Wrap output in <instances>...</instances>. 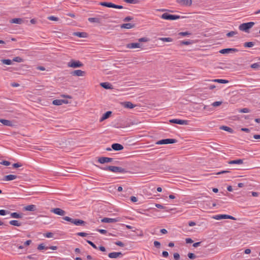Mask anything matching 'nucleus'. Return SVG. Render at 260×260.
I'll return each instance as SVG.
<instances>
[{
  "mask_svg": "<svg viewBox=\"0 0 260 260\" xmlns=\"http://www.w3.org/2000/svg\"><path fill=\"white\" fill-rule=\"evenodd\" d=\"M254 24L253 22H249L247 23H243L240 24L239 26V29L246 32L249 31V29H250Z\"/></svg>",
  "mask_w": 260,
  "mask_h": 260,
  "instance_id": "obj_1",
  "label": "nucleus"
},
{
  "mask_svg": "<svg viewBox=\"0 0 260 260\" xmlns=\"http://www.w3.org/2000/svg\"><path fill=\"white\" fill-rule=\"evenodd\" d=\"M83 63L79 60L72 59L68 63V67L73 68H80L83 66Z\"/></svg>",
  "mask_w": 260,
  "mask_h": 260,
  "instance_id": "obj_2",
  "label": "nucleus"
},
{
  "mask_svg": "<svg viewBox=\"0 0 260 260\" xmlns=\"http://www.w3.org/2000/svg\"><path fill=\"white\" fill-rule=\"evenodd\" d=\"M162 19L165 20H176L180 18V16L171 15L167 13H164L160 17Z\"/></svg>",
  "mask_w": 260,
  "mask_h": 260,
  "instance_id": "obj_3",
  "label": "nucleus"
},
{
  "mask_svg": "<svg viewBox=\"0 0 260 260\" xmlns=\"http://www.w3.org/2000/svg\"><path fill=\"white\" fill-rule=\"evenodd\" d=\"M108 169L109 171L114 173H124L126 172L125 169L119 167L109 166Z\"/></svg>",
  "mask_w": 260,
  "mask_h": 260,
  "instance_id": "obj_4",
  "label": "nucleus"
},
{
  "mask_svg": "<svg viewBox=\"0 0 260 260\" xmlns=\"http://www.w3.org/2000/svg\"><path fill=\"white\" fill-rule=\"evenodd\" d=\"M177 142V140L175 139H162L159 141H158L156 142V145H163V144H173Z\"/></svg>",
  "mask_w": 260,
  "mask_h": 260,
  "instance_id": "obj_5",
  "label": "nucleus"
},
{
  "mask_svg": "<svg viewBox=\"0 0 260 260\" xmlns=\"http://www.w3.org/2000/svg\"><path fill=\"white\" fill-rule=\"evenodd\" d=\"M108 15H105L104 16H101L100 17H89L88 19V20L91 23H100L101 22V19H107L108 18Z\"/></svg>",
  "mask_w": 260,
  "mask_h": 260,
  "instance_id": "obj_6",
  "label": "nucleus"
},
{
  "mask_svg": "<svg viewBox=\"0 0 260 260\" xmlns=\"http://www.w3.org/2000/svg\"><path fill=\"white\" fill-rule=\"evenodd\" d=\"M213 218L216 220H220L222 219H230L235 220V218L232 216L226 214H218L214 215Z\"/></svg>",
  "mask_w": 260,
  "mask_h": 260,
  "instance_id": "obj_7",
  "label": "nucleus"
},
{
  "mask_svg": "<svg viewBox=\"0 0 260 260\" xmlns=\"http://www.w3.org/2000/svg\"><path fill=\"white\" fill-rule=\"evenodd\" d=\"M176 2L183 7H189L192 3V0H176Z\"/></svg>",
  "mask_w": 260,
  "mask_h": 260,
  "instance_id": "obj_8",
  "label": "nucleus"
},
{
  "mask_svg": "<svg viewBox=\"0 0 260 260\" xmlns=\"http://www.w3.org/2000/svg\"><path fill=\"white\" fill-rule=\"evenodd\" d=\"M171 123L179 124L181 125H187L188 124V121L186 120H181L178 119H172L170 120Z\"/></svg>",
  "mask_w": 260,
  "mask_h": 260,
  "instance_id": "obj_9",
  "label": "nucleus"
},
{
  "mask_svg": "<svg viewBox=\"0 0 260 260\" xmlns=\"http://www.w3.org/2000/svg\"><path fill=\"white\" fill-rule=\"evenodd\" d=\"M51 212L60 216H63L66 214V212L60 208H53L51 210Z\"/></svg>",
  "mask_w": 260,
  "mask_h": 260,
  "instance_id": "obj_10",
  "label": "nucleus"
},
{
  "mask_svg": "<svg viewBox=\"0 0 260 260\" xmlns=\"http://www.w3.org/2000/svg\"><path fill=\"white\" fill-rule=\"evenodd\" d=\"M119 221V218H104L101 220L102 222L104 223H114Z\"/></svg>",
  "mask_w": 260,
  "mask_h": 260,
  "instance_id": "obj_11",
  "label": "nucleus"
},
{
  "mask_svg": "<svg viewBox=\"0 0 260 260\" xmlns=\"http://www.w3.org/2000/svg\"><path fill=\"white\" fill-rule=\"evenodd\" d=\"M113 159V158L103 156L99 158L98 162H99L100 164L108 163L111 162Z\"/></svg>",
  "mask_w": 260,
  "mask_h": 260,
  "instance_id": "obj_12",
  "label": "nucleus"
},
{
  "mask_svg": "<svg viewBox=\"0 0 260 260\" xmlns=\"http://www.w3.org/2000/svg\"><path fill=\"white\" fill-rule=\"evenodd\" d=\"M122 255L123 254L121 252H113L109 253L108 256L111 258H116L119 256H122Z\"/></svg>",
  "mask_w": 260,
  "mask_h": 260,
  "instance_id": "obj_13",
  "label": "nucleus"
},
{
  "mask_svg": "<svg viewBox=\"0 0 260 260\" xmlns=\"http://www.w3.org/2000/svg\"><path fill=\"white\" fill-rule=\"evenodd\" d=\"M141 46L139 43H132L127 44L126 46V48L128 49H135L140 48Z\"/></svg>",
  "mask_w": 260,
  "mask_h": 260,
  "instance_id": "obj_14",
  "label": "nucleus"
},
{
  "mask_svg": "<svg viewBox=\"0 0 260 260\" xmlns=\"http://www.w3.org/2000/svg\"><path fill=\"white\" fill-rule=\"evenodd\" d=\"M17 178V176L15 175H8L4 177L3 180L5 181H11L16 179Z\"/></svg>",
  "mask_w": 260,
  "mask_h": 260,
  "instance_id": "obj_15",
  "label": "nucleus"
},
{
  "mask_svg": "<svg viewBox=\"0 0 260 260\" xmlns=\"http://www.w3.org/2000/svg\"><path fill=\"white\" fill-rule=\"evenodd\" d=\"M112 148L116 151H120L123 149V146L119 143L113 144L111 146Z\"/></svg>",
  "mask_w": 260,
  "mask_h": 260,
  "instance_id": "obj_16",
  "label": "nucleus"
},
{
  "mask_svg": "<svg viewBox=\"0 0 260 260\" xmlns=\"http://www.w3.org/2000/svg\"><path fill=\"white\" fill-rule=\"evenodd\" d=\"M0 122H1L3 124L6 126H13L14 124L13 122L9 120H6L4 119H0Z\"/></svg>",
  "mask_w": 260,
  "mask_h": 260,
  "instance_id": "obj_17",
  "label": "nucleus"
},
{
  "mask_svg": "<svg viewBox=\"0 0 260 260\" xmlns=\"http://www.w3.org/2000/svg\"><path fill=\"white\" fill-rule=\"evenodd\" d=\"M71 74L73 76H83L85 74V72L80 70H75V71H74L73 72H72Z\"/></svg>",
  "mask_w": 260,
  "mask_h": 260,
  "instance_id": "obj_18",
  "label": "nucleus"
},
{
  "mask_svg": "<svg viewBox=\"0 0 260 260\" xmlns=\"http://www.w3.org/2000/svg\"><path fill=\"white\" fill-rule=\"evenodd\" d=\"M68 102L64 100H55L53 101L52 104L54 105L59 106L63 104H67Z\"/></svg>",
  "mask_w": 260,
  "mask_h": 260,
  "instance_id": "obj_19",
  "label": "nucleus"
},
{
  "mask_svg": "<svg viewBox=\"0 0 260 260\" xmlns=\"http://www.w3.org/2000/svg\"><path fill=\"white\" fill-rule=\"evenodd\" d=\"M237 51V49H235V48H226V49H221V50L219 51V52L222 54H224V53H228L232 52H235Z\"/></svg>",
  "mask_w": 260,
  "mask_h": 260,
  "instance_id": "obj_20",
  "label": "nucleus"
},
{
  "mask_svg": "<svg viewBox=\"0 0 260 260\" xmlns=\"http://www.w3.org/2000/svg\"><path fill=\"white\" fill-rule=\"evenodd\" d=\"M72 223L76 225H81L85 224V221L79 219H73Z\"/></svg>",
  "mask_w": 260,
  "mask_h": 260,
  "instance_id": "obj_21",
  "label": "nucleus"
},
{
  "mask_svg": "<svg viewBox=\"0 0 260 260\" xmlns=\"http://www.w3.org/2000/svg\"><path fill=\"white\" fill-rule=\"evenodd\" d=\"M122 105L124 108L128 109H133L135 107V105L130 102H123Z\"/></svg>",
  "mask_w": 260,
  "mask_h": 260,
  "instance_id": "obj_22",
  "label": "nucleus"
},
{
  "mask_svg": "<svg viewBox=\"0 0 260 260\" xmlns=\"http://www.w3.org/2000/svg\"><path fill=\"white\" fill-rule=\"evenodd\" d=\"M100 85L105 89H113L112 85L108 82H102L100 84Z\"/></svg>",
  "mask_w": 260,
  "mask_h": 260,
  "instance_id": "obj_23",
  "label": "nucleus"
},
{
  "mask_svg": "<svg viewBox=\"0 0 260 260\" xmlns=\"http://www.w3.org/2000/svg\"><path fill=\"white\" fill-rule=\"evenodd\" d=\"M114 4L110 2H100L99 5L102 6H104L108 8H114Z\"/></svg>",
  "mask_w": 260,
  "mask_h": 260,
  "instance_id": "obj_24",
  "label": "nucleus"
},
{
  "mask_svg": "<svg viewBox=\"0 0 260 260\" xmlns=\"http://www.w3.org/2000/svg\"><path fill=\"white\" fill-rule=\"evenodd\" d=\"M112 112L111 111H107L105 113H104L102 117L100 119V121L102 122L103 121V120L107 119L109 117V116H110V115L111 114Z\"/></svg>",
  "mask_w": 260,
  "mask_h": 260,
  "instance_id": "obj_25",
  "label": "nucleus"
},
{
  "mask_svg": "<svg viewBox=\"0 0 260 260\" xmlns=\"http://www.w3.org/2000/svg\"><path fill=\"white\" fill-rule=\"evenodd\" d=\"M135 26L134 24L132 23H124L121 25V28L130 29L134 27Z\"/></svg>",
  "mask_w": 260,
  "mask_h": 260,
  "instance_id": "obj_26",
  "label": "nucleus"
},
{
  "mask_svg": "<svg viewBox=\"0 0 260 260\" xmlns=\"http://www.w3.org/2000/svg\"><path fill=\"white\" fill-rule=\"evenodd\" d=\"M229 164H242L243 163V160L242 159H238L236 160H230L228 162Z\"/></svg>",
  "mask_w": 260,
  "mask_h": 260,
  "instance_id": "obj_27",
  "label": "nucleus"
},
{
  "mask_svg": "<svg viewBox=\"0 0 260 260\" xmlns=\"http://www.w3.org/2000/svg\"><path fill=\"white\" fill-rule=\"evenodd\" d=\"M36 206L34 205H29L24 207L26 211H34L36 210Z\"/></svg>",
  "mask_w": 260,
  "mask_h": 260,
  "instance_id": "obj_28",
  "label": "nucleus"
},
{
  "mask_svg": "<svg viewBox=\"0 0 260 260\" xmlns=\"http://www.w3.org/2000/svg\"><path fill=\"white\" fill-rule=\"evenodd\" d=\"M9 223L11 225H14V226H20L21 225V223L20 222H19L18 220H11L9 222Z\"/></svg>",
  "mask_w": 260,
  "mask_h": 260,
  "instance_id": "obj_29",
  "label": "nucleus"
},
{
  "mask_svg": "<svg viewBox=\"0 0 260 260\" xmlns=\"http://www.w3.org/2000/svg\"><path fill=\"white\" fill-rule=\"evenodd\" d=\"M75 35L80 38H86L87 37V34L84 32H76L75 33Z\"/></svg>",
  "mask_w": 260,
  "mask_h": 260,
  "instance_id": "obj_30",
  "label": "nucleus"
},
{
  "mask_svg": "<svg viewBox=\"0 0 260 260\" xmlns=\"http://www.w3.org/2000/svg\"><path fill=\"white\" fill-rule=\"evenodd\" d=\"M11 216L14 218H22V214L17 212H13L11 214Z\"/></svg>",
  "mask_w": 260,
  "mask_h": 260,
  "instance_id": "obj_31",
  "label": "nucleus"
},
{
  "mask_svg": "<svg viewBox=\"0 0 260 260\" xmlns=\"http://www.w3.org/2000/svg\"><path fill=\"white\" fill-rule=\"evenodd\" d=\"M220 129L224 130L225 131L230 132L231 133H232L233 132V130L232 128H230V127L226 126H222L220 127Z\"/></svg>",
  "mask_w": 260,
  "mask_h": 260,
  "instance_id": "obj_32",
  "label": "nucleus"
},
{
  "mask_svg": "<svg viewBox=\"0 0 260 260\" xmlns=\"http://www.w3.org/2000/svg\"><path fill=\"white\" fill-rule=\"evenodd\" d=\"M22 22L21 18H14L11 20V22L13 23L20 24Z\"/></svg>",
  "mask_w": 260,
  "mask_h": 260,
  "instance_id": "obj_33",
  "label": "nucleus"
},
{
  "mask_svg": "<svg viewBox=\"0 0 260 260\" xmlns=\"http://www.w3.org/2000/svg\"><path fill=\"white\" fill-rule=\"evenodd\" d=\"M12 61H13V60H11V59H2L1 60V62L4 63V64H7V65H10L12 63Z\"/></svg>",
  "mask_w": 260,
  "mask_h": 260,
  "instance_id": "obj_34",
  "label": "nucleus"
},
{
  "mask_svg": "<svg viewBox=\"0 0 260 260\" xmlns=\"http://www.w3.org/2000/svg\"><path fill=\"white\" fill-rule=\"evenodd\" d=\"M212 81L223 84L228 83L229 82L228 80L224 79H214L212 80Z\"/></svg>",
  "mask_w": 260,
  "mask_h": 260,
  "instance_id": "obj_35",
  "label": "nucleus"
},
{
  "mask_svg": "<svg viewBox=\"0 0 260 260\" xmlns=\"http://www.w3.org/2000/svg\"><path fill=\"white\" fill-rule=\"evenodd\" d=\"M253 46H254V43H253L252 42H245L244 44V46L245 47L250 48V47H252Z\"/></svg>",
  "mask_w": 260,
  "mask_h": 260,
  "instance_id": "obj_36",
  "label": "nucleus"
},
{
  "mask_svg": "<svg viewBox=\"0 0 260 260\" xmlns=\"http://www.w3.org/2000/svg\"><path fill=\"white\" fill-rule=\"evenodd\" d=\"M238 34L237 31H231L228 34H226V36L228 37H233L234 35H237Z\"/></svg>",
  "mask_w": 260,
  "mask_h": 260,
  "instance_id": "obj_37",
  "label": "nucleus"
},
{
  "mask_svg": "<svg viewBox=\"0 0 260 260\" xmlns=\"http://www.w3.org/2000/svg\"><path fill=\"white\" fill-rule=\"evenodd\" d=\"M250 67L252 69H257L260 67V64L259 62H256L252 64Z\"/></svg>",
  "mask_w": 260,
  "mask_h": 260,
  "instance_id": "obj_38",
  "label": "nucleus"
},
{
  "mask_svg": "<svg viewBox=\"0 0 260 260\" xmlns=\"http://www.w3.org/2000/svg\"><path fill=\"white\" fill-rule=\"evenodd\" d=\"M160 40L163 42H172L173 39L171 38H161L159 39Z\"/></svg>",
  "mask_w": 260,
  "mask_h": 260,
  "instance_id": "obj_39",
  "label": "nucleus"
},
{
  "mask_svg": "<svg viewBox=\"0 0 260 260\" xmlns=\"http://www.w3.org/2000/svg\"><path fill=\"white\" fill-rule=\"evenodd\" d=\"M179 35L183 37H186L190 36L191 35V33L188 31H184L179 32Z\"/></svg>",
  "mask_w": 260,
  "mask_h": 260,
  "instance_id": "obj_40",
  "label": "nucleus"
},
{
  "mask_svg": "<svg viewBox=\"0 0 260 260\" xmlns=\"http://www.w3.org/2000/svg\"><path fill=\"white\" fill-rule=\"evenodd\" d=\"M13 61L17 62H21L23 61V59L20 57L17 56L15 57L13 59Z\"/></svg>",
  "mask_w": 260,
  "mask_h": 260,
  "instance_id": "obj_41",
  "label": "nucleus"
},
{
  "mask_svg": "<svg viewBox=\"0 0 260 260\" xmlns=\"http://www.w3.org/2000/svg\"><path fill=\"white\" fill-rule=\"evenodd\" d=\"M38 249L39 250H42L43 249H48V247H45L43 244H40L38 246Z\"/></svg>",
  "mask_w": 260,
  "mask_h": 260,
  "instance_id": "obj_42",
  "label": "nucleus"
},
{
  "mask_svg": "<svg viewBox=\"0 0 260 260\" xmlns=\"http://www.w3.org/2000/svg\"><path fill=\"white\" fill-rule=\"evenodd\" d=\"M48 19L51 21H58L59 18L54 16H51L48 17Z\"/></svg>",
  "mask_w": 260,
  "mask_h": 260,
  "instance_id": "obj_43",
  "label": "nucleus"
},
{
  "mask_svg": "<svg viewBox=\"0 0 260 260\" xmlns=\"http://www.w3.org/2000/svg\"><path fill=\"white\" fill-rule=\"evenodd\" d=\"M53 236V234L51 232H48L44 235V237L48 238H52Z\"/></svg>",
  "mask_w": 260,
  "mask_h": 260,
  "instance_id": "obj_44",
  "label": "nucleus"
},
{
  "mask_svg": "<svg viewBox=\"0 0 260 260\" xmlns=\"http://www.w3.org/2000/svg\"><path fill=\"white\" fill-rule=\"evenodd\" d=\"M188 257L191 259H193L196 258V255L192 253H188L187 254Z\"/></svg>",
  "mask_w": 260,
  "mask_h": 260,
  "instance_id": "obj_45",
  "label": "nucleus"
},
{
  "mask_svg": "<svg viewBox=\"0 0 260 260\" xmlns=\"http://www.w3.org/2000/svg\"><path fill=\"white\" fill-rule=\"evenodd\" d=\"M173 256L175 260H180V255L178 253H174Z\"/></svg>",
  "mask_w": 260,
  "mask_h": 260,
  "instance_id": "obj_46",
  "label": "nucleus"
},
{
  "mask_svg": "<svg viewBox=\"0 0 260 260\" xmlns=\"http://www.w3.org/2000/svg\"><path fill=\"white\" fill-rule=\"evenodd\" d=\"M221 104H222L221 102L217 101V102H215L213 103L212 104V105L213 107H217V106H220Z\"/></svg>",
  "mask_w": 260,
  "mask_h": 260,
  "instance_id": "obj_47",
  "label": "nucleus"
},
{
  "mask_svg": "<svg viewBox=\"0 0 260 260\" xmlns=\"http://www.w3.org/2000/svg\"><path fill=\"white\" fill-rule=\"evenodd\" d=\"M77 235L81 237H86L88 235V234L84 232H79L77 233Z\"/></svg>",
  "mask_w": 260,
  "mask_h": 260,
  "instance_id": "obj_48",
  "label": "nucleus"
},
{
  "mask_svg": "<svg viewBox=\"0 0 260 260\" xmlns=\"http://www.w3.org/2000/svg\"><path fill=\"white\" fill-rule=\"evenodd\" d=\"M249 112H250V110L248 108H243L240 110V112L244 113H249Z\"/></svg>",
  "mask_w": 260,
  "mask_h": 260,
  "instance_id": "obj_49",
  "label": "nucleus"
},
{
  "mask_svg": "<svg viewBox=\"0 0 260 260\" xmlns=\"http://www.w3.org/2000/svg\"><path fill=\"white\" fill-rule=\"evenodd\" d=\"M86 242L90 244L93 248L97 249L96 246L91 241L89 240H86Z\"/></svg>",
  "mask_w": 260,
  "mask_h": 260,
  "instance_id": "obj_50",
  "label": "nucleus"
},
{
  "mask_svg": "<svg viewBox=\"0 0 260 260\" xmlns=\"http://www.w3.org/2000/svg\"><path fill=\"white\" fill-rule=\"evenodd\" d=\"M1 164L2 165H4V166H9L10 165V162L9 161H7V160H3V161H2L1 162Z\"/></svg>",
  "mask_w": 260,
  "mask_h": 260,
  "instance_id": "obj_51",
  "label": "nucleus"
},
{
  "mask_svg": "<svg viewBox=\"0 0 260 260\" xmlns=\"http://www.w3.org/2000/svg\"><path fill=\"white\" fill-rule=\"evenodd\" d=\"M115 244L116 245L120 246V247H123L124 246V244L121 241H116L115 242Z\"/></svg>",
  "mask_w": 260,
  "mask_h": 260,
  "instance_id": "obj_52",
  "label": "nucleus"
},
{
  "mask_svg": "<svg viewBox=\"0 0 260 260\" xmlns=\"http://www.w3.org/2000/svg\"><path fill=\"white\" fill-rule=\"evenodd\" d=\"M63 219L67 221L71 222V223L72 222L73 218H71L70 217L65 216L63 218Z\"/></svg>",
  "mask_w": 260,
  "mask_h": 260,
  "instance_id": "obj_53",
  "label": "nucleus"
},
{
  "mask_svg": "<svg viewBox=\"0 0 260 260\" xmlns=\"http://www.w3.org/2000/svg\"><path fill=\"white\" fill-rule=\"evenodd\" d=\"M9 212L5 210H0V215H5Z\"/></svg>",
  "mask_w": 260,
  "mask_h": 260,
  "instance_id": "obj_54",
  "label": "nucleus"
},
{
  "mask_svg": "<svg viewBox=\"0 0 260 260\" xmlns=\"http://www.w3.org/2000/svg\"><path fill=\"white\" fill-rule=\"evenodd\" d=\"M125 2L128 4H136V0H123Z\"/></svg>",
  "mask_w": 260,
  "mask_h": 260,
  "instance_id": "obj_55",
  "label": "nucleus"
},
{
  "mask_svg": "<svg viewBox=\"0 0 260 260\" xmlns=\"http://www.w3.org/2000/svg\"><path fill=\"white\" fill-rule=\"evenodd\" d=\"M181 44L182 45H188L190 44L191 42L189 41H181Z\"/></svg>",
  "mask_w": 260,
  "mask_h": 260,
  "instance_id": "obj_56",
  "label": "nucleus"
},
{
  "mask_svg": "<svg viewBox=\"0 0 260 260\" xmlns=\"http://www.w3.org/2000/svg\"><path fill=\"white\" fill-rule=\"evenodd\" d=\"M154 245L155 247H156L157 248H159L160 246V243L158 241H155L154 242Z\"/></svg>",
  "mask_w": 260,
  "mask_h": 260,
  "instance_id": "obj_57",
  "label": "nucleus"
},
{
  "mask_svg": "<svg viewBox=\"0 0 260 260\" xmlns=\"http://www.w3.org/2000/svg\"><path fill=\"white\" fill-rule=\"evenodd\" d=\"M31 240H27L26 241H25L24 243V245L23 246H28L31 243Z\"/></svg>",
  "mask_w": 260,
  "mask_h": 260,
  "instance_id": "obj_58",
  "label": "nucleus"
},
{
  "mask_svg": "<svg viewBox=\"0 0 260 260\" xmlns=\"http://www.w3.org/2000/svg\"><path fill=\"white\" fill-rule=\"evenodd\" d=\"M21 166H22V165L19 163H14L13 164V167L15 168L20 167Z\"/></svg>",
  "mask_w": 260,
  "mask_h": 260,
  "instance_id": "obj_59",
  "label": "nucleus"
},
{
  "mask_svg": "<svg viewBox=\"0 0 260 260\" xmlns=\"http://www.w3.org/2000/svg\"><path fill=\"white\" fill-rule=\"evenodd\" d=\"M97 231L102 234H105L107 232L106 230L103 229H98Z\"/></svg>",
  "mask_w": 260,
  "mask_h": 260,
  "instance_id": "obj_60",
  "label": "nucleus"
},
{
  "mask_svg": "<svg viewBox=\"0 0 260 260\" xmlns=\"http://www.w3.org/2000/svg\"><path fill=\"white\" fill-rule=\"evenodd\" d=\"M133 19V18L131 16H127L125 18H124V19H123V21L126 22V21H129Z\"/></svg>",
  "mask_w": 260,
  "mask_h": 260,
  "instance_id": "obj_61",
  "label": "nucleus"
},
{
  "mask_svg": "<svg viewBox=\"0 0 260 260\" xmlns=\"http://www.w3.org/2000/svg\"><path fill=\"white\" fill-rule=\"evenodd\" d=\"M155 207L159 209H165V207H164L162 205H161V204H156Z\"/></svg>",
  "mask_w": 260,
  "mask_h": 260,
  "instance_id": "obj_62",
  "label": "nucleus"
},
{
  "mask_svg": "<svg viewBox=\"0 0 260 260\" xmlns=\"http://www.w3.org/2000/svg\"><path fill=\"white\" fill-rule=\"evenodd\" d=\"M162 255L164 257H167L169 255V253L167 251H164L162 252Z\"/></svg>",
  "mask_w": 260,
  "mask_h": 260,
  "instance_id": "obj_63",
  "label": "nucleus"
},
{
  "mask_svg": "<svg viewBox=\"0 0 260 260\" xmlns=\"http://www.w3.org/2000/svg\"><path fill=\"white\" fill-rule=\"evenodd\" d=\"M131 201L133 202H136L138 201V199L136 197L132 196L131 197Z\"/></svg>",
  "mask_w": 260,
  "mask_h": 260,
  "instance_id": "obj_64",
  "label": "nucleus"
}]
</instances>
